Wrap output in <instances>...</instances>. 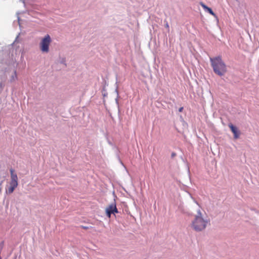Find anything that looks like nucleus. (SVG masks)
Instances as JSON below:
<instances>
[{
	"instance_id": "f257e3e1",
	"label": "nucleus",
	"mask_w": 259,
	"mask_h": 259,
	"mask_svg": "<svg viewBox=\"0 0 259 259\" xmlns=\"http://www.w3.org/2000/svg\"><path fill=\"white\" fill-rule=\"evenodd\" d=\"M196 213L192 221L191 227L197 232H200L205 229L209 224V219L205 212L203 211L198 204H196Z\"/></svg>"
},
{
	"instance_id": "f03ea898",
	"label": "nucleus",
	"mask_w": 259,
	"mask_h": 259,
	"mask_svg": "<svg viewBox=\"0 0 259 259\" xmlns=\"http://www.w3.org/2000/svg\"><path fill=\"white\" fill-rule=\"evenodd\" d=\"M210 60L214 73L219 76L224 75L227 72V68L221 57L218 56Z\"/></svg>"
},
{
	"instance_id": "7ed1b4c3",
	"label": "nucleus",
	"mask_w": 259,
	"mask_h": 259,
	"mask_svg": "<svg viewBox=\"0 0 259 259\" xmlns=\"http://www.w3.org/2000/svg\"><path fill=\"white\" fill-rule=\"evenodd\" d=\"M52 42V38L50 35L46 34L40 39L39 47L43 53H48L50 51V46Z\"/></svg>"
},
{
	"instance_id": "20e7f679",
	"label": "nucleus",
	"mask_w": 259,
	"mask_h": 259,
	"mask_svg": "<svg viewBox=\"0 0 259 259\" xmlns=\"http://www.w3.org/2000/svg\"><path fill=\"white\" fill-rule=\"evenodd\" d=\"M11 172V182L10 183V187L7 190V192L9 194H11L13 192L15 189L18 186V177L17 174L15 173L13 169H10Z\"/></svg>"
},
{
	"instance_id": "39448f33",
	"label": "nucleus",
	"mask_w": 259,
	"mask_h": 259,
	"mask_svg": "<svg viewBox=\"0 0 259 259\" xmlns=\"http://www.w3.org/2000/svg\"><path fill=\"white\" fill-rule=\"evenodd\" d=\"M105 212L108 218H110L112 214H115L118 212L115 202L106 207Z\"/></svg>"
},
{
	"instance_id": "423d86ee",
	"label": "nucleus",
	"mask_w": 259,
	"mask_h": 259,
	"mask_svg": "<svg viewBox=\"0 0 259 259\" xmlns=\"http://www.w3.org/2000/svg\"><path fill=\"white\" fill-rule=\"evenodd\" d=\"M229 127H230L231 132L234 134V139H239L241 133L238 128L236 126H234L232 124H230L229 125Z\"/></svg>"
},
{
	"instance_id": "0eeeda50",
	"label": "nucleus",
	"mask_w": 259,
	"mask_h": 259,
	"mask_svg": "<svg viewBox=\"0 0 259 259\" xmlns=\"http://www.w3.org/2000/svg\"><path fill=\"white\" fill-rule=\"evenodd\" d=\"M200 5H201V6L206 11H207L210 14H211V15H212L213 17H214L217 21H219V19H218V17L217 16V15L214 13V12L212 11V10H211V8H209L208 7H207L206 5H205L204 3L201 2L200 3Z\"/></svg>"
},
{
	"instance_id": "6e6552de",
	"label": "nucleus",
	"mask_w": 259,
	"mask_h": 259,
	"mask_svg": "<svg viewBox=\"0 0 259 259\" xmlns=\"http://www.w3.org/2000/svg\"><path fill=\"white\" fill-rule=\"evenodd\" d=\"M13 80H14L17 78V74L16 72H14V75L12 76Z\"/></svg>"
},
{
	"instance_id": "1a4fd4ad",
	"label": "nucleus",
	"mask_w": 259,
	"mask_h": 259,
	"mask_svg": "<svg viewBox=\"0 0 259 259\" xmlns=\"http://www.w3.org/2000/svg\"><path fill=\"white\" fill-rule=\"evenodd\" d=\"M165 27L167 28H169V25L168 24V23H166L165 25Z\"/></svg>"
},
{
	"instance_id": "9d476101",
	"label": "nucleus",
	"mask_w": 259,
	"mask_h": 259,
	"mask_svg": "<svg viewBox=\"0 0 259 259\" xmlns=\"http://www.w3.org/2000/svg\"><path fill=\"white\" fill-rule=\"evenodd\" d=\"M183 107H181V108L179 109V111L180 112H182V110H183Z\"/></svg>"
},
{
	"instance_id": "9b49d317",
	"label": "nucleus",
	"mask_w": 259,
	"mask_h": 259,
	"mask_svg": "<svg viewBox=\"0 0 259 259\" xmlns=\"http://www.w3.org/2000/svg\"><path fill=\"white\" fill-rule=\"evenodd\" d=\"M175 155H176V154L174 153H172V154H171L172 157H174Z\"/></svg>"
}]
</instances>
